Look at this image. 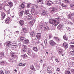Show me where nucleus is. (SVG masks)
Wrapping results in <instances>:
<instances>
[{
  "mask_svg": "<svg viewBox=\"0 0 74 74\" xmlns=\"http://www.w3.org/2000/svg\"><path fill=\"white\" fill-rule=\"evenodd\" d=\"M59 21V18H57L55 20L51 18L49 19V22L50 23L53 25L54 26H57L59 23V22L58 21Z\"/></svg>",
  "mask_w": 74,
  "mask_h": 74,
  "instance_id": "obj_1",
  "label": "nucleus"
},
{
  "mask_svg": "<svg viewBox=\"0 0 74 74\" xmlns=\"http://www.w3.org/2000/svg\"><path fill=\"white\" fill-rule=\"evenodd\" d=\"M58 11V9L56 8H51V12L53 13H55V12H57Z\"/></svg>",
  "mask_w": 74,
  "mask_h": 74,
  "instance_id": "obj_2",
  "label": "nucleus"
},
{
  "mask_svg": "<svg viewBox=\"0 0 74 74\" xmlns=\"http://www.w3.org/2000/svg\"><path fill=\"white\" fill-rule=\"evenodd\" d=\"M32 15H36L37 14V12H36V10L34 8H32Z\"/></svg>",
  "mask_w": 74,
  "mask_h": 74,
  "instance_id": "obj_3",
  "label": "nucleus"
},
{
  "mask_svg": "<svg viewBox=\"0 0 74 74\" xmlns=\"http://www.w3.org/2000/svg\"><path fill=\"white\" fill-rule=\"evenodd\" d=\"M11 21V19L9 17L7 18L5 20V23H6V24H9V23H10Z\"/></svg>",
  "mask_w": 74,
  "mask_h": 74,
  "instance_id": "obj_4",
  "label": "nucleus"
},
{
  "mask_svg": "<svg viewBox=\"0 0 74 74\" xmlns=\"http://www.w3.org/2000/svg\"><path fill=\"white\" fill-rule=\"evenodd\" d=\"M71 47L72 48V49L74 51H70L69 53V55H70L74 56V45H71Z\"/></svg>",
  "mask_w": 74,
  "mask_h": 74,
  "instance_id": "obj_5",
  "label": "nucleus"
},
{
  "mask_svg": "<svg viewBox=\"0 0 74 74\" xmlns=\"http://www.w3.org/2000/svg\"><path fill=\"white\" fill-rule=\"evenodd\" d=\"M62 46L63 48H64L65 49H67V48L69 47V45L67 43L64 42Z\"/></svg>",
  "mask_w": 74,
  "mask_h": 74,
  "instance_id": "obj_6",
  "label": "nucleus"
},
{
  "mask_svg": "<svg viewBox=\"0 0 74 74\" xmlns=\"http://www.w3.org/2000/svg\"><path fill=\"white\" fill-rule=\"evenodd\" d=\"M49 44L51 46H54L55 45H56V43L53 40H51L49 41Z\"/></svg>",
  "mask_w": 74,
  "mask_h": 74,
  "instance_id": "obj_7",
  "label": "nucleus"
},
{
  "mask_svg": "<svg viewBox=\"0 0 74 74\" xmlns=\"http://www.w3.org/2000/svg\"><path fill=\"white\" fill-rule=\"evenodd\" d=\"M47 72L48 73H52V70L51 69V68L50 67H48L47 68Z\"/></svg>",
  "mask_w": 74,
  "mask_h": 74,
  "instance_id": "obj_8",
  "label": "nucleus"
},
{
  "mask_svg": "<svg viewBox=\"0 0 74 74\" xmlns=\"http://www.w3.org/2000/svg\"><path fill=\"white\" fill-rule=\"evenodd\" d=\"M48 15V12L46 10H44L41 13V15Z\"/></svg>",
  "mask_w": 74,
  "mask_h": 74,
  "instance_id": "obj_9",
  "label": "nucleus"
},
{
  "mask_svg": "<svg viewBox=\"0 0 74 74\" xmlns=\"http://www.w3.org/2000/svg\"><path fill=\"white\" fill-rule=\"evenodd\" d=\"M32 15H31V14H29V15L28 16L27 19L29 21H31V20H32Z\"/></svg>",
  "mask_w": 74,
  "mask_h": 74,
  "instance_id": "obj_10",
  "label": "nucleus"
},
{
  "mask_svg": "<svg viewBox=\"0 0 74 74\" xmlns=\"http://www.w3.org/2000/svg\"><path fill=\"white\" fill-rule=\"evenodd\" d=\"M36 37L38 40H40L41 39V34L40 33L37 34Z\"/></svg>",
  "mask_w": 74,
  "mask_h": 74,
  "instance_id": "obj_11",
  "label": "nucleus"
},
{
  "mask_svg": "<svg viewBox=\"0 0 74 74\" xmlns=\"http://www.w3.org/2000/svg\"><path fill=\"white\" fill-rule=\"evenodd\" d=\"M11 44V42L10 41H8L6 43V45L8 47H10Z\"/></svg>",
  "mask_w": 74,
  "mask_h": 74,
  "instance_id": "obj_12",
  "label": "nucleus"
},
{
  "mask_svg": "<svg viewBox=\"0 0 74 74\" xmlns=\"http://www.w3.org/2000/svg\"><path fill=\"white\" fill-rule=\"evenodd\" d=\"M36 21V20L35 19L32 20V21H30L29 22V23L30 25H34V22Z\"/></svg>",
  "mask_w": 74,
  "mask_h": 74,
  "instance_id": "obj_13",
  "label": "nucleus"
},
{
  "mask_svg": "<svg viewBox=\"0 0 74 74\" xmlns=\"http://www.w3.org/2000/svg\"><path fill=\"white\" fill-rule=\"evenodd\" d=\"M32 53V50H31V49H28V51H27V53L30 56V54L31 53Z\"/></svg>",
  "mask_w": 74,
  "mask_h": 74,
  "instance_id": "obj_14",
  "label": "nucleus"
},
{
  "mask_svg": "<svg viewBox=\"0 0 74 74\" xmlns=\"http://www.w3.org/2000/svg\"><path fill=\"white\" fill-rule=\"evenodd\" d=\"M30 34L32 37H34V36H35V34H34V31H32L31 32Z\"/></svg>",
  "mask_w": 74,
  "mask_h": 74,
  "instance_id": "obj_15",
  "label": "nucleus"
},
{
  "mask_svg": "<svg viewBox=\"0 0 74 74\" xmlns=\"http://www.w3.org/2000/svg\"><path fill=\"white\" fill-rule=\"evenodd\" d=\"M53 3L51 1H47V4L48 5H49V6H50Z\"/></svg>",
  "mask_w": 74,
  "mask_h": 74,
  "instance_id": "obj_16",
  "label": "nucleus"
},
{
  "mask_svg": "<svg viewBox=\"0 0 74 74\" xmlns=\"http://www.w3.org/2000/svg\"><path fill=\"white\" fill-rule=\"evenodd\" d=\"M18 40H20L21 41H24L25 40V38H24V37L21 36L18 38Z\"/></svg>",
  "mask_w": 74,
  "mask_h": 74,
  "instance_id": "obj_17",
  "label": "nucleus"
},
{
  "mask_svg": "<svg viewBox=\"0 0 74 74\" xmlns=\"http://www.w3.org/2000/svg\"><path fill=\"white\" fill-rule=\"evenodd\" d=\"M23 44H29V40L28 39L25 40L23 42Z\"/></svg>",
  "mask_w": 74,
  "mask_h": 74,
  "instance_id": "obj_18",
  "label": "nucleus"
},
{
  "mask_svg": "<svg viewBox=\"0 0 74 74\" xmlns=\"http://www.w3.org/2000/svg\"><path fill=\"white\" fill-rule=\"evenodd\" d=\"M57 51L59 53V54H61L62 52V49L60 48H58L57 49Z\"/></svg>",
  "mask_w": 74,
  "mask_h": 74,
  "instance_id": "obj_19",
  "label": "nucleus"
},
{
  "mask_svg": "<svg viewBox=\"0 0 74 74\" xmlns=\"http://www.w3.org/2000/svg\"><path fill=\"white\" fill-rule=\"evenodd\" d=\"M33 50L35 52L38 51V48H37V47L36 46H34L33 47Z\"/></svg>",
  "mask_w": 74,
  "mask_h": 74,
  "instance_id": "obj_20",
  "label": "nucleus"
},
{
  "mask_svg": "<svg viewBox=\"0 0 74 74\" xmlns=\"http://www.w3.org/2000/svg\"><path fill=\"white\" fill-rule=\"evenodd\" d=\"M6 16V15L4 13H2L1 14V16H2V19H4V18Z\"/></svg>",
  "mask_w": 74,
  "mask_h": 74,
  "instance_id": "obj_21",
  "label": "nucleus"
},
{
  "mask_svg": "<svg viewBox=\"0 0 74 74\" xmlns=\"http://www.w3.org/2000/svg\"><path fill=\"white\" fill-rule=\"evenodd\" d=\"M23 12H24V11H20L18 13L19 16H22L23 15Z\"/></svg>",
  "mask_w": 74,
  "mask_h": 74,
  "instance_id": "obj_22",
  "label": "nucleus"
},
{
  "mask_svg": "<svg viewBox=\"0 0 74 74\" xmlns=\"http://www.w3.org/2000/svg\"><path fill=\"white\" fill-rule=\"evenodd\" d=\"M25 3H23L21 4L20 6V7L21 8L23 9L24 8H25Z\"/></svg>",
  "mask_w": 74,
  "mask_h": 74,
  "instance_id": "obj_23",
  "label": "nucleus"
},
{
  "mask_svg": "<svg viewBox=\"0 0 74 74\" xmlns=\"http://www.w3.org/2000/svg\"><path fill=\"white\" fill-rule=\"evenodd\" d=\"M19 23L21 26H22L24 24V21L23 20H21L19 21Z\"/></svg>",
  "mask_w": 74,
  "mask_h": 74,
  "instance_id": "obj_24",
  "label": "nucleus"
},
{
  "mask_svg": "<svg viewBox=\"0 0 74 74\" xmlns=\"http://www.w3.org/2000/svg\"><path fill=\"white\" fill-rule=\"evenodd\" d=\"M49 27L47 26H44L43 27V29L45 30H48L49 29Z\"/></svg>",
  "mask_w": 74,
  "mask_h": 74,
  "instance_id": "obj_25",
  "label": "nucleus"
},
{
  "mask_svg": "<svg viewBox=\"0 0 74 74\" xmlns=\"http://www.w3.org/2000/svg\"><path fill=\"white\" fill-rule=\"evenodd\" d=\"M4 52L3 51H2L0 52V57L1 58V57H3L4 56Z\"/></svg>",
  "mask_w": 74,
  "mask_h": 74,
  "instance_id": "obj_26",
  "label": "nucleus"
},
{
  "mask_svg": "<svg viewBox=\"0 0 74 74\" xmlns=\"http://www.w3.org/2000/svg\"><path fill=\"white\" fill-rule=\"evenodd\" d=\"M38 3L42 4L43 3V0H38Z\"/></svg>",
  "mask_w": 74,
  "mask_h": 74,
  "instance_id": "obj_27",
  "label": "nucleus"
},
{
  "mask_svg": "<svg viewBox=\"0 0 74 74\" xmlns=\"http://www.w3.org/2000/svg\"><path fill=\"white\" fill-rule=\"evenodd\" d=\"M74 13H73L71 14H69V16H68L70 18H72V17L73 16H74Z\"/></svg>",
  "mask_w": 74,
  "mask_h": 74,
  "instance_id": "obj_28",
  "label": "nucleus"
},
{
  "mask_svg": "<svg viewBox=\"0 0 74 74\" xmlns=\"http://www.w3.org/2000/svg\"><path fill=\"white\" fill-rule=\"evenodd\" d=\"M71 7L72 8V10H74V4L73 3H71Z\"/></svg>",
  "mask_w": 74,
  "mask_h": 74,
  "instance_id": "obj_29",
  "label": "nucleus"
},
{
  "mask_svg": "<svg viewBox=\"0 0 74 74\" xmlns=\"http://www.w3.org/2000/svg\"><path fill=\"white\" fill-rule=\"evenodd\" d=\"M1 63L3 64V65H6V64H7L5 61H2Z\"/></svg>",
  "mask_w": 74,
  "mask_h": 74,
  "instance_id": "obj_30",
  "label": "nucleus"
},
{
  "mask_svg": "<svg viewBox=\"0 0 74 74\" xmlns=\"http://www.w3.org/2000/svg\"><path fill=\"white\" fill-rule=\"evenodd\" d=\"M53 40H56V41H58L59 40V38L58 37H54L53 38Z\"/></svg>",
  "mask_w": 74,
  "mask_h": 74,
  "instance_id": "obj_31",
  "label": "nucleus"
},
{
  "mask_svg": "<svg viewBox=\"0 0 74 74\" xmlns=\"http://www.w3.org/2000/svg\"><path fill=\"white\" fill-rule=\"evenodd\" d=\"M11 56L12 57H13V58H15V54L14 53H12L11 54Z\"/></svg>",
  "mask_w": 74,
  "mask_h": 74,
  "instance_id": "obj_32",
  "label": "nucleus"
},
{
  "mask_svg": "<svg viewBox=\"0 0 74 74\" xmlns=\"http://www.w3.org/2000/svg\"><path fill=\"white\" fill-rule=\"evenodd\" d=\"M29 14V10H25V14L26 15H28Z\"/></svg>",
  "mask_w": 74,
  "mask_h": 74,
  "instance_id": "obj_33",
  "label": "nucleus"
},
{
  "mask_svg": "<svg viewBox=\"0 0 74 74\" xmlns=\"http://www.w3.org/2000/svg\"><path fill=\"white\" fill-rule=\"evenodd\" d=\"M23 33H27V30H26L25 28H23Z\"/></svg>",
  "mask_w": 74,
  "mask_h": 74,
  "instance_id": "obj_34",
  "label": "nucleus"
},
{
  "mask_svg": "<svg viewBox=\"0 0 74 74\" xmlns=\"http://www.w3.org/2000/svg\"><path fill=\"white\" fill-rule=\"evenodd\" d=\"M8 61H9L10 62H13V60L11 58H9Z\"/></svg>",
  "mask_w": 74,
  "mask_h": 74,
  "instance_id": "obj_35",
  "label": "nucleus"
},
{
  "mask_svg": "<svg viewBox=\"0 0 74 74\" xmlns=\"http://www.w3.org/2000/svg\"><path fill=\"white\" fill-rule=\"evenodd\" d=\"M11 46V48L12 49H15V48H16V46H14V45H12Z\"/></svg>",
  "mask_w": 74,
  "mask_h": 74,
  "instance_id": "obj_36",
  "label": "nucleus"
},
{
  "mask_svg": "<svg viewBox=\"0 0 74 74\" xmlns=\"http://www.w3.org/2000/svg\"><path fill=\"white\" fill-rule=\"evenodd\" d=\"M5 73L6 74H8L10 73V70H6L5 71Z\"/></svg>",
  "mask_w": 74,
  "mask_h": 74,
  "instance_id": "obj_37",
  "label": "nucleus"
},
{
  "mask_svg": "<svg viewBox=\"0 0 74 74\" xmlns=\"http://www.w3.org/2000/svg\"><path fill=\"white\" fill-rule=\"evenodd\" d=\"M64 2L66 3H70V1H69L68 0H64Z\"/></svg>",
  "mask_w": 74,
  "mask_h": 74,
  "instance_id": "obj_38",
  "label": "nucleus"
},
{
  "mask_svg": "<svg viewBox=\"0 0 74 74\" xmlns=\"http://www.w3.org/2000/svg\"><path fill=\"white\" fill-rule=\"evenodd\" d=\"M23 48H22L25 49H27V47L26 46L24 45L23 46Z\"/></svg>",
  "mask_w": 74,
  "mask_h": 74,
  "instance_id": "obj_39",
  "label": "nucleus"
},
{
  "mask_svg": "<svg viewBox=\"0 0 74 74\" xmlns=\"http://www.w3.org/2000/svg\"><path fill=\"white\" fill-rule=\"evenodd\" d=\"M61 5L62 7H67V5H64V4L63 3H62Z\"/></svg>",
  "mask_w": 74,
  "mask_h": 74,
  "instance_id": "obj_40",
  "label": "nucleus"
},
{
  "mask_svg": "<svg viewBox=\"0 0 74 74\" xmlns=\"http://www.w3.org/2000/svg\"><path fill=\"white\" fill-rule=\"evenodd\" d=\"M14 21L15 22H16V23H18V19L17 18H15L14 20Z\"/></svg>",
  "mask_w": 74,
  "mask_h": 74,
  "instance_id": "obj_41",
  "label": "nucleus"
},
{
  "mask_svg": "<svg viewBox=\"0 0 74 74\" xmlns=\"http://www.w3.org/2000/svg\"><path fill=\"white\" fill-rule=\"evenodd\" d=\"M32 3H28L27 4V8H29V7H32L31 6V4Z\"/></svg>",
  "mask_w": 74,
  "mask_h": 74,
  "instance_id": "obj_42",
  "label": "nucleus"
},
{
  "mask_svg": "<svg viewBox=\"0 0 74 74\" xmlns=\"http://www.w3.org/2000/svg\"><path fill=\"white\" fill-rule=\"evenodd\" d=\"M14 46H16H16L17 45V44H16V43L14 42L13 43H12V45Z\"/></svg>",
  "mask_w": 74,
  "mask_h": 74,
  "instance_id": "obj_43",
  "label": "nucleus"
},
{
  "mask_svg": "<svg viewBox=\"0 0 74 74\" xmlns=\"http://www.w3.org/2000/svg\"><path fill=\"white\" fill-rule=\"evenodd\" d=\"M65 74H71V73H70V71H66Z\"/></svg>",
  "mask_w": 74,
  "mask_h": 74,
  "instance_id": "obj_44",
  "label": "nucleus"
},
{
  "mask_svg": "<svg viewBox=\"0 0 74 74\" xmlns=\"http://www.w3.org/2000/svg\"><path fill=\"white\" fill-rule=\"evenodd\" d=\"M9 4L10 6H11L12 7V6H13V3H12L11 2H9Z\"/></svg>",
  "mask_w": 74,
  "mask_h": 74,
  "instance_id": "obj_45",
  "label": "nucleus"
},
{
  "mask_svg": "<svg viewBox=\"0 0 74 74\" xmlns=\"http://www.w3.org/2000/svg\"><path fill=\"white\" fill-rule=\"evenodd\" d=\"M22 56L24 58H27V55L26 54L23 55Z\"/></svg>",
  "mask_w": 74,
  "mask_h": 74,
  "instance_id": "obj_46",
  "label": "nucleus"
},
{
  "mask_svg": "<svg viewBox=\"0 0 74 74\" xmlns=\"http://www.w3.org/2000/svg\"><path fill=\"white\" fill-rule=\"evenodd\" d=\"M30 69L31 70H34V71L35 70V69L33 66H31L30 67Z\"/></svg>",
  "mask_w": 74,
  "mask_h": 74,
  "instance_id": "obj_47",
  "label": "nucleus"
},
{
  "mask_svg": "<svg viewBox=\"0 0 74 74\" xmlns=\"http://www.w3.org/2000/svg\"><path fill=\"white\" fill-rule=\"evenodd\" d=\"M63 38H64L65 40H67V37H66V35H64L63 36Z\"/></svg>",
  "mask_w": 74,
  "mask_h": 74,
  "instance_id": "obj_48",
  "label": "nucleus"
},
{
  "mask_svg": "<svg viewBox=\"0 0 74 74\" xmlns=\"http://www.w3.org/2000/svg\"><path fill=\"white\" fill-rule=\"evenodd\" d=\"M31 6L32 7H30L31 8H34V7L35 6V5L34 4H31Z\"/></svg>",
  "mask_w": 74,
  "mask_h": 74,
  "instance_id": "obj_49",
  "label": "nucleus"
},
{
  "mask_svg": "<svg viewBox=\"0 0 74 74\" xmlns=\"http://www.w3.org/2000/svg\"><path fill=\"white\" fill-rule=\"evenodd\" d=\"M22 51L23 52H25L26 51V49H22Z\"/></svg>",
  "mask_w": 74,
  "mask_h": 74,
  "instance_id": "obj_50",
  "label": "nucleus"
},
{
  "mask_svg": "<svg viewBox=\"0 0 74 74\" xmlns=\"http://www.w3.org/2000/svg\"><path fill=\"white\" fill-rule=\"evenodd\" d=\"M43 26H44V25L42 24L41 25H40L39 26V27L40 29H42Z\"/></svg>",
  "mask_w": 74,
  "mask_h": 74,
  "instance_id": "obj_51",
  "label": "nucleus"
},
{
  "mask_svg": "<svg viewBox=\"0 0 74 74\" xmlns=\"http://www.w3.org/2000/svg\"><path fill=\"white\" fill-rule=\"evenodd\" d=\"M0 74H4L3 71H0Z\"/></svg>",
  "mask_w": 74,
  "mask_h": 74,
  "instance_id": "obj_52",
  "label": "nucleus"
},
{
  "mask_svg": "<svg viewBox=\"0 0 74 74\" xmlns=\"http://www.w3.org/2000/svg\"><path fill=\"white\" fill-rule=\"evenodd\" d=\"M43 62V59H40V63H42Z\"/></svg>",
  "mask_w": 74,
  "mask_h": 74,
  "instance_id": "obj_53",
  "label": "nucleus"
},
{
  "mask_svg": "<svg viewBox=\"0 0 74 74\" xmlns=\"http://www.w3.org/2000/svg\"><path fill=\"white\" fill-rule=\"evenodd\" d=\"M55 60L56 62H57V63H59V61L58 60V59H57L56 58Z\"/></svg>",
  "mask_w": 74,
  "mask_h": 74,
  "instance_id": "obj_54",
  "label": "nucleus"
},
{
  "mask_svg": "<svg viewBox=\"0 0 74 74\" xmlns=\"http://www.w3.org/2000/svg\"><path fill=\"white\" fill-rule=\"evenodd\" d=\"M15 33L16 35H18V34H19V31H16L15 32Z\"/></svg>",
  "mask_w": 74,
  "mask_h": 74,
  "instance_id": "obj_55",
  "label": "nucleus"
},
{
  "mask_svg": "<svg viewBox=\"0 0 74 74\" xmlns=\"http://www.w3.org/2000/svg\"><path fill=\"white\" fill-rule=\"evenodd\" d=\"M47 39H45V44H47Z\"/></svg>",
  "mask_w": 74,
  "mask_h": 74,
  "instance_id": "obj_56",
  "label": "nucleus"
},
{
  "mask_svg": "<svg viewBox=\"0 0 74 74\" xmlns=\"http://www.w3.org/2000/svg\"><path fill=\"white\" fill-rule=\"evenodd\" d=\"M49 39H51V38H52V36L51 35H49Z\"/></svg>",
  "mask_w": 74,
  "mask_h": 74,
  "instance_id": "obj_57",
  "label": "nucleus"
},
{
  "mask_svg": "<svg viewBox=\"0 0 74 74\" xmlns=\"http://www.w3.org/2000/svg\"><path fill=\"white\" fill-rule=\"evenodd\" d=\"M56 71H60L59 68H57L56 69Z\"/></svg>",
  "mask_w": 74,
  "mask_h": 74,
  "instance_id": "obj_58",
  "label": "nucleus"
},
{
  "mask_svg": "<svg viewBox=\"0 0 74 74\" xmlns=\"http://www.w3.org/2000/svg\"><path fill=\"white\" fill-rule=\"evenodd\" d=\"M35 7H36V8H39V7H40L39 6L35 5Z\"/></svg>",
  "mask_w": 74,
  "mask_h": 74,
  "instance_id": "obj_59",
  "label": "nucleus"
},
{
  "mask_svg": "<svg viewBox=\"0 0 74 74\" xmlns=\"http://www.w3.org/2000/svg\"><path fill=\"white\" fill-rule=\"evenodd\" d=\"M61 27V25H60L58 26V28H59V27H60V28Z\"/></svg>",
  "mask_w": 74,
  "mask_h": 74,
  "instance_id": "obj_60",
  "label": "nucleus"
},
{
  "mask_svg": "<svg viewBox=\"0 0 74 74\" xmlns=\"http://www.w3.org/2000/svg\"><path fill=\"white\" fill-rule=\"evenodd\" d=\"M66 29L67 30H69V31H70V29L69 27H67Z\"/></svg>",
  "mask_w": 74,
  "mask_h": 74,
  "instance_id": "obj_61",
  "label": "nucleus"
},
{
  "mask_svg": "<svg viewBox=\"0 0 74 74\" xmlns=\"http://www.w3.org/2000/svg\"><path fill=\"white\" fill-rule=\"evenodd\" d=\"M64 63H65L66 64L67 63V61L66 60H65L64 61Z\"/></svg>",
  "mask_w": 74,
  "mask_h": 74,
  "instance_id": "obj_62",
  "label": "nucleus"
},
{
  "mask_svg": "<svg viewBox=\"0 0 74 74\" xmlns=\"http://www.w3.org/2000/svg\"><path fill=\"white\" fill-rule=\"evenodd\" d=\"M25 64H22V66H25Z\"/></svg>",
  "mask_w": 74,
  "mask_h": 74,
  "instance_id": "obj_63",
  "label": "nucleus"
},
{
  "mask_svg": "<svg viewBox=\"0 0 74 74\" xmlns=\"http://www.w3.org/2000/svg\"><path fill=\"white\" fill-rule=\"evenodd\" d=\"M71 44H74V42L72 41V42H71Z\"/></svg>",
  "mask_w": 74,
  "mask_h": 74,
  "instance_id": "obj_64",
  "label": "nucleus"
}]
</instances>
